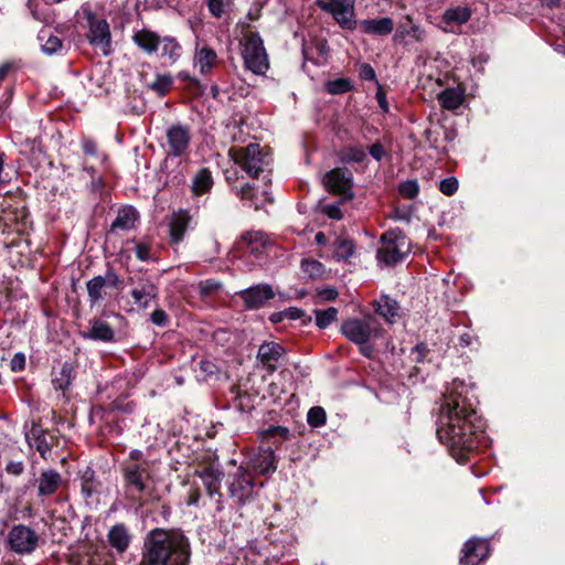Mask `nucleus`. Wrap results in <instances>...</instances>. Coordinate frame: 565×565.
Listing matches in <instances>:
<instances>
[{"mask_svg": "<svg viewBox=\"0 0 565 565\" xmlns=\"http://www.w3.org/2000/svg\"><path fill=\"white\" fill-rule=\"evenodd\" d=\"M475 384L455 379L444 394L437 419L436 434L448 448L450 456L459 463H466L480 449L489 447L486 419L478 412Z\"/></svg>", "mask_w": 565, "mask_h": 565, "instance_id": "obj_1", "label": "nucleus"}, {"mask_svg": "<svg viewBox=\"0 0 565 565\" xmlns=\"http://www.w3.org/2000/svg\"><path fill=\"white\" fill-rule=\"evenodd\" d=\"M192 545L181 527H154L143 537L137 565H191Z\"/></svg>", "mask_w": 565, "mask_h": 565, "instance_id": "obj_2", "label": "nucleus"}, {"mask_svg": "<svg viewBox=\"0 0 565 565\" xmlns=\"http://www.w3.org/2000/svg\"><path fill=\"white\" fill-rule=\"evenodd\" d=\"M341 333L358 345L359 352L367 359L374 355V347L370 344L372 338L383 337L384 329L372 315L360 318L345 319L340 329Z\"/></svg>", "mask_w": 565, "mask_h": 565, "instance_id": "obj_3", "label": "nucleus"}, {"mask_svg": "<svg viewBox=\"0 0 565 565\" xmlns=\"http://www.w3.org/2000/svg\"><path fill=\"white\" fill-rule=\"evenodd\" d=\"M380 243L376 259L387 267L403 263L411 253L407 236L399 227L385 231L380 237Z\"/></svg>", "mask_w": 565, "mask_h": 565, "instance_id": "obj_4", "label": "nucleus"}, {"mask_svg": "<svg viewBox=\"0 0 565 565\" xmlns=\"http://www.w3.org/2000/svg\"><path fill=\"white\" fill-rule=\"evenodd\" d=\"M242 57L245 67L256 75H265L269 70V60L264 41L258 32H243Z\"/></svg>", "mask_w": 565, "mask_h": 565, "instance_id": "obj_5", "label": "nucleus"}, {"mask_svg": "<svg viewBox=\"0 0 565 565\" xmlns=\"http://www.w3.org/2000/svg\"><path fill=\"white\" fill-rule=\"evenodd\" d=\"M234 162L239 166L250 178L257 179L268 163L267 153L259 143L252 142L246 147L231 150Z\"/></svg>", "mask_w": 565, "mask_h": 565, "instance_id": "obj_6", "label": "nucleus"}, {"mask_svg": "<svg viewBox=\"0 0 565 565\" xmlns=\"http://www.w3.org/2000/svg\"><path fill=\"white\" fill-rule=\"evenodd\" d=\"M88 24L86 38L90 45L100 50L104 56L113 52L110 26L106 19H99L92 10L84 11Z\"/></svg>", "mask_w": 565, "mask_h": 565, "instance_id": "obj_7", "label": "nucleus"}, {"mask_svg": "<svg viewBox=\"0 0 565 565\" xmlns=\"http://www.w3.org/2000/svg\"><path fill=\"white\" fill-rule=\"evenodd\" d=\"M326 190L333 195H341L342 201H350L354 198L352 191L354 181L352 172L345 167H337L329 170L323 177Z\"/></svg>", "mask_w": 565, "mask_h": 565, "instance_id": "obj_8", "label": "nucleus"}, {"mask_svg": "<svg viewBox=\"0 0 565 565\" xmlns=\"http://www.w3.org/2000/svg\"><path fill=\"white\" fill-rule=\"evenodd\" d=\"M315 3L322 11L330 13L342 29L349 31L356 29L354 0H316Z\"/></svg>", "mask_w": 565, "mask_h": 565, "instance_id": "obj_9", "label": "nucleus"}, {"mask_svg": "<svg viewBox=\"0 0 565 565\" xmlns=\"http://www.w3.org/2000/svg\"><path fill=\"white\" fill-rule=\"evenodd\" d=\"M167 156L182 158L189 154L192 140L191 128L186 124L174 122L166 130Z\"/></svg>", "mask_w": 565, "mask_h": 565, "instance_id": "obj_10", "label": "nucleus"}, {"mask_svg": "<svg viewBox=\"0 0 565 565\" xmlns=\"http://www.w3.org/2000/svg\"><path fill=\"white\" fill-rule=\"evenodd\" d=\"M81 494L87 504H98L100 495L107 492L105 480L92 467L78 471Z\"/></svg>", "mask_w": 565, "mask_h": 565, "instance_id": "obj_11", "label": "nucleus"}, {"mask_svg": "<svg viewBox=\"0 0 565 565\" xmlns=\"http://www.w3.org/2000/svg\"><path fill=\"white\" fill-rule=\"evenodd\" d=\"M491 554L490 540L472 536L468 539L460 551L459 565H481Z\"/></svg>", "mask_w": 565, "mask_h": 565, "instance_id": "obj_12", "label": "nucleus"}, {"mask_svg": "<svg viewBox=\"0 0 565 565\" xmlns=\"http://www.w3.org/2000/svg\"><path fill=\"white\" fill-rule=\"evenodd\" d=\"M125 281L119 277L113 267H108L104 276H95L86 282L88 300L95 305L104 299L103 289L114 288L118 291L124 289Z\"/></svg>", "mask_w": 565, "mask_h": 565, "instance_id": "obj_13", "label": "nucleus"}, {"mask_svg": "<svg viewBox=\"0 0 565 565\" xmlns=\"http://www.w3.org/2000/svg\"><path fill=\"white\" fill-rule=\"evenodd\" d=\"M243 300L246 310H258L275 298V291L269 284H258L236 292Z\"/></svg>", "mask_w": 565, "mask_h": 565, "instance_id": "obj_14", "label": "nucleus"}, {"mask_svg": "<svg viewBox=\"0 0 565 565\" xmlns=\"http://www.w3.org/2000/svg\"><path fill=\"white\" fill-rule=\"evenodd\" d=\"M125 488L127 491H134L138 494L145 492L149 478L147 462H126L122 467Z\"/></svg>", "mask_w": 565, "mask_h": 565, "instance_id": "obj_15", "label": "nucleus"}, {"mask_svg": "<svg viewBox=\"0 0 565 565\" xmlns=\"http://www.w3.org/2000/svg\"><path fill=\"white\" fill-rule=\"evenodd\" d=\"M79 335L85 340L102 343H116L120 341V337H118L110 323L100 318L90 319L87 329L79 331Z\"/></svg>", "mask_w": 565, "mask_h": 565, "instance_id": "obj_16", "label": "nucleus"}, {"mask_svg": "<svg viewBox=\"0 0 565 565\" xmlns=\"http://www.w3.org/2000/svg\"><path fill=\"white\" fill-rule=\"evenodd\" d=\"M426 38V31L415 23L411 17H405L398 24L393 35L395 44L408 46L412 43H422Z\"/></svg>", "mask_w": 565, "mask_h": 565, "instance_id": "obj_17", "label": "nucleus"}, {"mask_svg": "<svg viewBox=\"0 0 565 565\" xmlns=\"http://www.w3.org/2000/svg\"><path fill=\"white\" fill-rule=\"evenodd\" d=\"M130 280L136 284L130 295L135 303L140 308L147 309L150 300H158L159 288L150 278L140 276L137 279L130 278Z\"/></svg>", "mask_w": 565, "mask_h": 565, "instance_id": "obj_18", "label": "nucleus"}, {"mask_svg": "<svg viewBox=\"0 0 565 565\" xmlns=\"http://www.w3.org/2000/svg\"><path fill=\"white\" fill-rule=\"evenodd\" d=\"M8 544L15 553H30L35 546V534L24 525H14L9 532Z\"/></svg>", "mask_w": 565, "mask_h": 565, "instance_id": "obj_19", "label": "nucleus"}, {"mask_svg": "<svg viewBox=\"0 0 565 565\" xmlns=\"http://www.w3.org/2000/svg\"><path fill=\"white\" fill-rule=\"evenodd\" d=\"M191 221L192 216L188 210L180 209L173 212L169 222V242L171 245H179L183 242Z\"/></svg>", "mask_w": 565, "mask_h": 565, "instance_id": "obj_20", "label": "nucleus"}, {"mask_svg": "<svg viewBox=\"0 0 565 565\" xmlns=\"http://www.w3.org/2000/svg\"><path fill=\"white\" fill-rule=\"evenodd\" d=\"M275 450L270 447H260L258 454L250 459L252 470L260 476L273 473L277 469Z\"/></svg>", "mask_w": 565, "mask_h": 565, "instance_id": "obj_21", "label": "nucleus"}, {"mask_svg": "<svg viewBox=\"0 0 565 565\" xmlns=\"http://www.w3.org/2000/svg\"><path fill=\"white\" fill-rule=\"evenodd\" d=\"M371 305L374 312L390 324H394L401 318L398 301L388 295H382L379 299L373 300Z\"/></svg>", "mask_w": 565, "mask_h": 565, "instance_id": "obj_22", "label": "nucleus"}, {"mask_svg": "<svg viewBox=\"0 0 565 565\" xmlns=\"http://www.w3.org/2000/svg\"><path fill=\"white\" fill-rule=\"evenodd\" d=\"M254 479L247 472H238L230 483V493L244 504L253 495Z\"/></svg>", "mask_w": 565, "mask_h": 565, "instance_id": "obj_23", "label": "nucleus"}, {"mask_svg": "<svg viewBox=\"0 0 565 565\" xmlns=\"http://www.w3.org/2000/svg\"><path fill=\"white\" fill-rule=\"evenodd\" d=\"M286 353L285 348L278 342H264L257 352V359L270 372L276 371L279 359Z\"/></svg>", "mask_w": 565, "mask_h": 565, "instance_id": "obj_24", "label": "nucleus"}, {"mask_svg": "<svg viewBox=\"0 0 565 565\" xmlns=\"http://www.w3.org/2000/svg\"><path fill=\"white\" fill-rule=\"evenodd\" d=\"M265 245L264 233L260 231L245 232L235 242V248L237 250L249 252L256 255L263 253Z\"/></svg>", "mask_w": 565, "mask_h": 565, "instance_id": "obj_25", "label": "nucleus"}, {"mask_svg": "<svg viewBox=\"0 0 565 565\" xmlns=\"http://www.w3.org/2000/svg\"><path fill=\"white\" fill-rule=\"evenodd\" d=\"M259 436L264 444H268L271 448L274 446L277 450H280L284 443L290 441L292 438L289 428L280 425H270L260 430Z\"/></svg>", "mask_w": 565, "mask_h": 565, "instance_id": "obj_26", "label": "nucleus"}, {"mask_svg": "<svg viewBox=\"0 0 565 565\" xmlns=\"http://www.w3.org/2000/svg\"><path fill=\"white\" fill-rule=\"evenodd\" d=\"M52 384L55 391H61L66 397L73 381L76 377V370L72 362L65 361L58 372L52 373Z\"/></svg>", "mask_w": 565, "mask_h": 565, "instance_id": "obj_27", "label": "nucleus"}, {"mask_svg": "<svg viewBox=\"0 0 565 565\" xmlns=\"http://www.w3.org/2000/svg\"><path fill=\"white\" fill-rule=\"evenodd\" d=\"M361 31L369 35L385 36L393 32L394 21L390 17L360 21Z\"/></svg>", "mask_w": 565, "mask_h": 565, "instance_id": "obj_28", "label": "nucleus"}, {"mask_svg": "<svg viewBox=\"0 0 565 565\" xmlns=\"http://www.w3.org/2000/svg\"><path fill=\"white\" fill-rule=\"evenodd\" d=\"M132 42L145 53L151 55L156 53L161 43L160 35L149 29L136 31L132 35Z\"/></svg>", "mask_w": 565, "mask_h": 565, "instance_id": "obj_29", "label": "nucleus"}, {"mask_svg": "<svg viewBox=\"0 0 565 565\" xmlns=\"http://www.w3.org/2000/svg\"><path fill=\"white\" fill-rule=\"evenodd\" d=\"M195 473L203 480L210 497L220 492L221 481L224 477V473L220 469L215 468L213 465H205L200 470H196Z\"/></svg>", "mask_w": 565, "mask_h": 565, "instance_id": "obj_30", "label": "nucleus"}, {"mask_svg": "<svg viewBox=\"0 0 565 565\" xmlns=\"http://www.w3.org/2000/svg\"><path fill=\"white\" fill-rule=\"evenodd\" d=\"M107 537L109 545L119 554L125 553L131 543V535L124 523L113 525L108 531Z\"/></svg>", "mask_w": 565, "mask_h": 565, "instance_id": "obj_31", "label": "nucleus"}, {"mask_svg": "<svg viewBox=\"0 0 565 565\" xmlns=\"http://www.w3.org/2000/svg\"><path fill=\"white\" fill-rule=\"evenodd\" d=\"M61 484L62 476L58 471L53 469L44 470L38 478V495H51L56 492Z\"/></svg>", "mask_w": 565, "mask_h": 565, "instance_id": "obj_32", "label": "nucleus"}, {"mask_svg": "<svg viewBox=\"0 0 565 565\" xmlns=\"http://www.w3.org/2000/svg\"><path fill=\"white\" fill-rule=\"evenodd\" d=\"M139 214L136 207L128 205L119 209L116 218L113 221L108 235L117 230L129 231L135 227V223L138 220Z\"/></svg>", "mask_w": 565, "mask_h": 565, "instance_id": "obj_33", "label": "nucleus"}, {"mask_svg": "<svg viewBox=\"0 0 565 565\" xmlns=\"http://www.w3.org/2000/svg\"><path fill=\"white\" fill-rule=\"evenodd\" d=\"M339 161L344 164L364 163L367 161V153L360 143H350L338 151Z\"/></svg>", "mask_w": 565, "mask_h": 565, "instance_id": "obj_34", "label": "nucleus"}, {"mask_svg": "<svg viewBox=\"0 0 565 565\" xmlns=\"http://www.w3.org/2000/svg\"><path fill=\"white\" fill-rule=\"evenodd\" d=\"M437 99L444 109L456 110L462 105L465 94L459 88L447 87L438 94Z\"/></svg>", "mask_w": 565, "mask_h": 565, "instance_id": "obj_35", "label": "nucleus"}, {"mask_svg": "<svg viewBox=\"0 0 565 565\" xmlns=\"http://www.w3.org/2000/svg\"><path fill=\"white\" fill-rule=\"evenodd\" d=\"M214 184L212 172L209 168H201L192 180L191 190L194 195H203L211 191Z\"/></svg>", "mask_w": 565, "mask_h": 565, "instance_id": "obj_36", "label": "nucleus"}, {"mask_svg": "<svg viewBox=\"0 0 565 565\" xmlns=\"http://www.w3.org/2000/svg\"><path fill=\"white\" fill-rule=\"evenodd\" d=\"M195 61L200 67V72L203 75L211 73L213 67L217 63V54L211 46L204 45L196 50Z\"/></svg>", "mask_w": 565, "mask_h": 565, "instance_id": "obj_37", "label": "nucleus"}, {"mask_svg": "<svg viewBox=\"0 0 565 565\" xmlns=\"http://www.w3.org/2000/svg\"><path fill=\"white\" fill-rule=\"evenodd\" d=\"M471 10L468 7H456L447 9L443 14V21L447 25H461L471 18Z\"/></svg>", "mask_w": 565, "mask_h": 565, "instance_id": "obj_38", "label": "nucleus"}, {"mask_svg": "<svg viewBox=\"0 0 565 565\" xmlns=\"http://www.w3.org/2000/svg\"><path fill=\"white\" fill-rule=\"evenodd\" d=\"M161 56L167 57L171 64L175 63L182 53V46L173 36L161 39Z\"/></svg>", "mask_w": 565, "mask_h": 565, "instance_id": "obj_39", "label": "nucleus"}, {"mask_svg": "<svg viewBox=\"0 0 565 565\" xmlns=\"http://www.w3.org/2000/svg\"><path fill=\"white\" fill-rule=\"evenodd\" d=\"M44 38H46V41L44 44H41V50L46 55H53L62 51L63 41L58 36L51 35L49 30L42 29L38 35V40L42 41Z\"/></svg>", "mask_w": 565, "mask_h": 565, "instance_id": "obj_40", "label": "nucleus"}, {"mask_svg": "<svg viewBox=\"0 0 565 565\" xmlns=\"http://www.w3.org/2000/svg\"><path fill=\"white\" fill-rule=\"evenodd\" d=\"M173 77L171 74H157L154 82L148 85L159 97H164L172 89Z\"/></svg>", "mask_w": 565, "mask_h": 565, "instance_id": "obj_41", "label": "nucleus"}, {"mask_svg": "<svg viewBox=\"0 0 565 565\" xmlns=\"http://www.w3.org/2000/svg\"><path fill=\"white\" fill-rule=\"evenodd\" d=\"M354 88L348 77H341L326 83V90L331 95H341L351 92Z\"/></svg>", "mask_w": 565, "mask_h": 565, "instance_id": "obj_42", "label": "nucleus"}, {"mask_svg": "<svg viewBox=\"0 0 565 565\" xmlns=\"http://www.w3.org/2000/svg\"><path fill=\"white\" fill-rule=\"evenodd\" d=\"M301 269L311 279H317L323 276L324 265L317 259L305 258L301 260Z\"/></svg>", "mask_w": 565, "mask_h": 565, "instance_id": "obj_43", "label": "nucleus"}, {"mask_svg": "<svg viewBox=\"0 0 565 565\" xmlns=\"http://www.w3.org/2000/svg\"><path fill=\"white\" fill-rule=\"evenodd\" d=\"M316 324L319 329L328 328L338 318V309L329 307L326 310H316Z\"/></svg>", "mask_w": 565, "mask_h": 565, "instance_id": "obj_44", "label": "nucleus"}, {"mask_svg": "<svg viewBox=\"0 0 565 565\" xmlns=\"http://www.w3.org/2000/svg\"><path fill=\"white\" fill-rule=\"evenodd\" d=\"M398 193L408 200H414L418 196L420 188L416 179H408L403 181L397 186Z\"/></svg>", "mask_w": 565, "mask_h": 565, "instance_id": "obj_45", "label": "nucleus"}, {"mask_svg": "<svg viewBox=\"0 0 565 565\" xmlns=\"http://www.w3.org/2000/svg\"><path fill=\"white\" fill-rule=\"evenodd\" d=\"M327 422V413L321 406H313L307 414V423L313 428L321 427Z\"/></svg>", "mask_w": 565, "mask_h": 565, "instance_id": "obj_46", "label": "nucleus"}, {"mask_svg": "<svg viewBox=\"0 0 565 565\" xmlns=\"http://www.w3.org/2000/svg\"><path fill=\"white\" fill-rule=\"evenodd\" d=\"M150 502L152 503V512L160 516L164 522L169 521L172 509L169 503L161 501L160 497L154 495L150 499Z\"/></svg>", "mask_w": 565, "mask_h": 565, "instance_id": "obj_47", "label": "nucleus"}, {"mask_svg": "<svg viewBox=\"0 0 565 565\" xmlns=\"http://www.w3.org/2000/svg\"><path fill=\"white\" fill-rule=\"evenodd\" d=\"M233 406L241 413H249L254 409V402L252 396L247 392H237Z\"/></svg>", "mask_w": 565, "mask_h": 565, "instance_id": "obj_48", "label": "nucleus"}, {"mask_svg": "<svg viewBox=\"0 0 565 565\" xmlns=\"http://www.w3.org/2000/svg\"><path fill=\"white\" fill-rule=\"evenodd\" d=\"M458 189L459 182L458 179L455 177L445 178L438 184V190L447 196L454 195L458 191Z\"/></svg>", "mask_w": 565, "mask_h": 565, "instance_id": "obj_49", "label": "nucleus"}, {"mask_svg": "<svg viewBox=\"0 0 565 565\" xmlns=\"http://www.w3.org/2000/svg\"><path fill=\"white\" fill-rule=\"evenodd\" d=\"M429 353L430 349L428 348V344L426 342H418L411 350L412 360L417 364L424 363Z\"/></svg>", "mask_w": 565, "mask_h": 565, "instance_id": "obj_50", "label": "nucleus"}, {"mask_svg": "<svg viewBox=\"0 0 565 565\" xmlns=\"http://www.w3.org/2000/svg\"><path fill=\"white\" fill-rule=\"evenodd\" d=\"M108 412H122L131 414L135 406L131 403H127L125 397H117L105 407Z\"/></svg>", "mask_w": 565, "mask_h": 565, "instance_id": "obj_51", "label": "nucleus"}, {"mask_svg": "<svg viewBox=\"0 0 565 565\" xmlns=\"http://www.w3.org/2000/svg\"><path fill=\"white\" fill-rule=\"evenodd\" d=\"M222 288V284L214 279H206L199 284L201 296L209 297L216 294Z\"/></svg>", "mask_w": 565, "mask_h": 565, "instance_id": "obj_52", "label": "nucleus"}, {"mask_svg": "<svg viewBox=\"0 0 565 565\" xmlns=\"http://www.w3.org/2000/svg\"><path fill=\"white\" fill-rule=\"evenodd\" d=\"M354 243L352 239H342L337 245L335 254L339 258L348 259L354 254Z\"/></svg>", "mask_w": 565, "mask_h": 565, "instance_id": "obj_53", "label": "nucleus"}, {"mask_svg": "<svg viewBox=\"0 0 565 565\" xmlns=\"http://www.w3.org/2000/svg\"><path fill=\"white\" fill-rule=\"evenodd\" d=\"M105 181L103 178H93L90 183L88 184V190L92 194L96 195L98 194L102 201L106 200V196L108 195L105 191Z\"/></svg>", "mask_w": 565, "mask_h": 565, "instance_id": "obj_54", "label": "nucleus"}, {"mask_svg": "<svg viewBox=\"0 0 565 565\" xmlns=\"http://www.w3.org/2000/svg\"><path fill=\"white\" fill-rule=\"evenodd\" d=\"M413 214V206H405V207H394L391 218L394 221H404V222H411Z\"/></svg>", "mask_w": 565, "mask_h": 565, "instance_id": "obj_55", "label": "nucleus"}, {"mask_svg": "<svg viewBox=\"0 0 565 565\" xmlns=\"http://www.w3.org/2000/svg\"><path fill=\"white\" fill-rule=\"evenodd\" d=\"M370 156L376 160L377 162H381L383 158L387 154L383 143L381 140H376L372 145L367 147Z\"/></svg>", "mask_w": 565, "mask_h": 565, "instance_id": "obj_56", "label": "nucleus"}, {"mask_svg": "<svg viewBox=\"0 0 565 565\" xmlns=\"http://www.w3.org/2000/svg\"><path fill=\"white\" fill-rule=\"evenodd\" d=\"M150 320L153 324L158 327H167L170 322L168 313L161 308H157L156 310L152 311V313L150 315Z\"/></svg>", "mask_w": 565, "mask_h": 565, "instance_id": "obj_57", "label": "nucleus"}, {"mask_svg": "<svg viewBox=\"0 0 565 565\" xmlns=\"http://www.w3.org/2000/svg\"><path fill=\"white\" fill-rule=\"evenodd\" d=\"M151 244L147 242H138L135 246L136 257L140 262H147L150 259Z\"/></svg>", "mask_w": 565, "mask_h": 565, "instance_id": "obj_58", "label": "nucleus"}, {"mask_svg": "<svg viewBox=\"0 0 565 565\" xmlns=\"http://www.w3.org/2000/svg\"><path fill=\"white\" fill-rule=\"evenodd\" d=\"M82 150L86 156L96 157L98 154V145L90 137H83L82 141Z\"/></svg>", "mask_w": 565, "mask_h": 565, "instance_id": "obj_59", "label": "nucleus"}, {"mask_svg": "<svg viewBox=\"0 0 565 565\" xmlns=\"http://www.w3.org/2000/svg\"><path fill=\"white\" fill-rule=\"evenodd\" d=\"M321 212L331 220L340 221L343 218V212L338 204H326Z\"/></svg>", "mask_w": 565, "mask_h": 565, "instance_id": "obj_60", "label": "nucleus"}, {"mask_svg": "<svg viewBox=\"0 0 565 565\" xmlns=\"http://www.w3.org/2000/svg\"><path fill=\"white\" fill-rule=\"evenodd\" d=\"M375 98L382 113L387 114L390 111V105L386 98V90L380 83H377Z\"/></svg>", "mask_w": 565, "mask_h": 565, "instance_id": "obj_61", "label": "nucleus"}, {"mask_svg": "<svg viewBox=\"0 0 565 565\" xmlns=\"http://www.w3.org/2000/svg\"><path fill=\"white\" fill-rule=\"evenodd\" d=\"M359 76L363 81L375 82L376 84L379 83L376 79L375 71L369 63H363L360 66Z\"/></svg>", "mask_w": 565, "mask_h": 565, "instance_id": "obj_62", "label": "nucleus"}, {"mask_svg": "<svg viewBox=\"0 0 565 565\" xmlns=\"http://www.w3.org/2000/svg\"><path fill=\"white\" fill-rule=\"evenodd\" d=\"M26 358L22 352H17L10 361L12 372H21L25 369Z\"/></svg>", "mask_w": 565, "mask_h": 565, "instance_id": "obj_63", "label": "nucleus"}, {"mask_svg": "<svg viewBox=\"0 0 565 565\" xmlns=\"http://www.w3.org/2000/svg\"><path fill=\"white\" fill-rule=\"evenodd\" d=\"M236 195L241 200L253 201L256 196L255 186L250 183H245L239 190H237Z\"/></svg>", "mask_w": 565, "mask_h": 565, "instance_id": "obj_64", "label": "nucleus"}]
</instances>
